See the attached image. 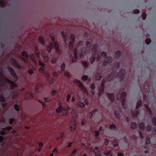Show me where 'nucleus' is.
Segmentation results:
<instances>
[{
    "label": "nucleus",
    "mask_w": 156,
    "mask_h": 156,
    "mask_svg": "<svg viewBox=\"0 0 156 156\" xmlns=\"http://www.w3.org/2000/svg\"><path fill=\"white\" fill-rule=\"evenodd\" d=\"M83 43V42L82 41H80L77 44L78 48H75L74 51V58L72 55H70V58L72 59L73 62H76L79 57L82 58L85 55L86 49L84 48H83L82 47Z\"/></svg>",
    "instance_id": "obj_1"
},
{
    "label": "nucleus",
    "mask_w": 156,
    "mask_h": 156,
    "mask_svg": "<svg viewBox=\"0 0 156 156\" xmlns=\"http://www.w3.org/2000/svg\"><path fill=\"white\" fill-rule=\"evenodd\" d=\"M34 48L36 54H32L30 56L32 60L34 61L35 62L37 56L39 58L41 56L43 57L45 62H48L49 60V53L47 51L45 50L42 51L41 53H40L37 47L34 46Z\"/></svg>",
    "instance_id": "obj_2"
},
{
    "label": "nucleus",
    "mask_w": 156,
    "mask_h": 156,
    "mask_svg": "<svg viewBox=\"0 0 156 156\" xmlns=\"http://www.w3.org/2000/svg\"><path fill=\"white\" fill-rule=\"evenodd\" d=\"M120 66V63L119 62H116L113 64L112 68V72L110 75L112 74V73H116L117 74V76H113L112 78H113L116 77L117 76L120 80V81H122L124 78L125 74L126 73V71L124 69H122L120 70L119 73H118L116 70L118 69Z\"/></svg>",
    "instance_id": "obj_3"
},
{
    "label": "nucleus",
    "mask_w": 156,
    "mask_h": 156,
    "mask_svg": "<svg viewBox=\"0 0 156 156\" xmlns=\"http://www.w3.org/2000/svg\"><path fill=\"white\" fill-rule=\"evenodd\" d=\"M51 40H52V42H50L49 45L46 47V50L47 51L48 53H50L51 52V50L55 46V50L56 52L59 55L60 54L61 51L59 49V43L58 42L55 41V38L54 36H52L50 35Z\"/></svg>",
    "instance_id": "obj_4"
},
{
    "label": "nucleus",
    "mask_w": 156,
    "mask_h": 156,
    "mask_svg": "<svg viewBox=\"0 0 156 156\" xmlns=\"http://www.w3.org/2000/svg\"><path fill=\"white\" fill-rule=\"evenodd\" d=\"M117 74L116 73H112L111 75H108L107 76L105 79L103 80L102 81L100 87L99 89V96H101V94L104 92V88L105 87V83L106 82L110 81L112 80L113 79L112 77L114 76H117Z\"/></svg>",
    "instance_id": "obj_5"
},
{
    "label": "nucleus",
    "mask_w": 156,
    "mask_h": 156,
    "mask_svg": "<svg viewBox=\"0 0 156 156\" xmlns=\"http://www.w3.org/2000/svg\"><path fill=\"white\" fill-rule=\"evenodd\" d=\"M126 93L125 92H119L116 95V100L120 101L122 107L124 109H126L127 108L126 105Z\"/></svg>",
    "instance_id": "obj_6"
},
{
    "label": "nucleus",
    "mask_w": 156,
    "mask_h": 156,
    "mask_svg": "<svg viewBox=\"0 0 156 156\" xmlns=\"http://www.w3.org/2000/svg\"><path fill=\"white\" fill-rule=\"evenodd\" d=\"M142 104L141 101L139 100L136 104V109L135 110V111H133L132 110L131 111V115L133 117H137V115H139V112L138 110L139 108L140 107Z\"/></svg>",
    "instance_id": "obj_7"
},
{
    "label": "nucleus",
    "mask_w": 156,
    "mask_h": 156,
    "mask_svg": "<svg viewBox=\"0 0 156 156\" xmlns=\"http://www.w3.org/2000/svg\"><path fill=\"white\" fill-rule=\"evenodd\" d=\"M103 56L105 57V59L103 61V65L104 66H106L108 63H110L112 60V58L110 56H108L107 54L105 52H103L101 54Z\"/></svg>",
    "instance_id": "obj_8"
},
{
    "label": "nucleus",
    "mask_w": 156,
    "mask_h": 156,
    "mask_svg": "<svg viewBox=\"0 0 156 156\" xmlns=\"http://www.w3.org/2000/svg\"><path fill=\"white\" fill-rule=\"evenodd\" d=\"M39 64L41 66V67L39 69V71L41 73H43L45 77L47 78H49L50 76L49 73L48 72H45V71L44 64L40 61H39Z\"/></svg>",
    "instance_id": "obj_9"
},
{
    "label": "nucleus",
    "mask_w": 156,
    "mask_h": 156,
    "mask_svg": "<svg viewBox=\"0 0 156 156\" xmlns=\"http://www.w3.org/2000/svg\"><path fill=\"white\" fill-rule=\"evenodd\" d=\"M70 38L72 41L69 42V47L70 50L73 51V44L75 41V36L74 34H72L70 35Z\"/></svg>",
    "instance_id": "obj_10"
},
{
    "label": "nucleus",
    "mask_w": 156,
    "mask_h": 156,
    "mask_svg": "<svg viewBox=\"0 0 156 156\" xmlns=\"http://www.w3.org/2000/svg\"><path fill=\"white\" fill-rule=\"evenodd\" d=\"M22 55L23 57L21 58L22 60H23L25 63H28L29 62L28 60V58L29 57V55L25 51H24L22 52Z\"/></svg>",
    "instance_id": "obj_11"
},
{
    "label": "nucleus",
    "mask_w": 156,
    "mask_h": 156,
    "mask_svg": "<svg viewBox=\"0 0 156 156\" xmlns=\"http://www.w3.org/2000/svg\"><path fill=\"white\" fill-rule=\"evenodd\" d=\"M7 69L11 75L12 76L13 78H14L15 80L16 81L17 80V76L13 69L10 66L8 67Z\"/></svg>",
    "instance_id": "obj_12"
},
{
    "label": "nucleus",
    "mask_w": 156,
    "mask_h": 156,
    "mask_svg": "<svg viewBox=\"0 0 156 156\" xmlns=\"http://www.w3.org/2000/svg\"><path fill=\"white\" fill-rule=\"evenodd\" d=\"M70 129L72 131L75 130L76 126V122L75 119H72L70 120Z\"/></svg>",
    "instance_id": "obj_13"
},
{
    "label": "nucleus",
    "mask_w": 156,
    "mask_h": 156,
    "mask_svg": "<svg viewBox=\"0 0 156 156\" xmlns=\"http://www.w3.org/2000/svg\"><path fill=\"white\" fill-rule=\"evenodd\" d=\"M61 34L64 38V41L65 44L67 46L68 43V35L66 32L64 31H62L61 32Z\"/></svg>",
    "instance_id": "obj_14"
},
{
    "label": "nucleus",
    "mask_w": 156,
    "mask_h": 156,
    "mask_svg": "<svg viewBox=\"0 0 156 156\" xmlns=\"http://www.w3.org/2000/svg\"><path fill=\"white\" fill-rule=\"evenodd\" d=\"M6 81L10 85V89L13 90L15 88L17 87V85L12 81L7 79L6 80Z\"/></svg>",
    "instance_id": "obj_15"
},
{
    "label": "nucleus",
    "mask_w": 156,
    "mask_h": 156,
    "mask_svg": "<svg viewBox=\"0 0 156 156\" xmlns=\"http://www.w3.org/2000/svg\"><path fill=\"white\" fill-rule=\"evenodd\" d=\"M140 87L141 89V90L145 97V95H144L145 94L144 93V92L146 93H148V91H149L148 86H147L146 87L145 86V85L144 84L143 85V86H140Z\"/></svg>",
    "instance_id": "obj_16"
},
{
    "label": "nucleus",
    "mask_w": 156,
    "mask_h": 156,
    "mask_svg": "<svg viewBox=\"0 0 156 156\" xmlns=\"http://www.w3.org/2000/svg\"><path fill=\"white\" fill-rule=\"evenodd\" d=\"M74 81L82 90L84 91L86 90L85 88L80 81L78 80H75Z\"/></svg>",
    "instance_id": "obj_17"
},
{
    "label": "nucleus",
    "mask_w": 156,
    "mask_h": 156,
    "mask_svg": "<svg viewBox=\"0 0 156 156\" xmlns=\"http://www.w3.org/2000/svg\"><path fill=\"white\" fill-rule=\"evenodd\" d=\"M74 81L82 90L84 91L86 90L85 88L80 81L78 80H75Z\"/></svg>",
    "instance_id": "obj_18"
},
{
    "label": "nucleus",
    "mask_w": 156,
    "mask_h": 156,
    "mask_svg": "<svg viewBox=\"0 0 156 156\" xmlns=\"http://www.w3.org/2000/svg\"><path fill=\"white\" fill-rule=\"evenodd\" d=\"M107 94L108 97L112 102H114L115 101V95L113 93L110 94L108 93H107Z\"/></svg>",
    "instance_id": "obj_19"
},
{
    "label": "nucleus",
    "mask_w": 156,
    "mask_h": 156,
    "mask_svg": "<svg viewBox=\"0 0 156 156\" xmlns=\"http://www.w3.org/2000/svg\"><path fill=\"white\" fill-rule=\"evenodd\" d=\"M12 60L13 63H14V64L15 65V66L17 68L20 69H21V66L18 63L17 61L14 58H12Z\"/></svg>",
    "instance_id": "obj_20"
},
{
    "label": "nucleus",
    "mask_w": 156,
    "mask_h": 156,
    "mask_svg": "<svg viewBox=\"0 0 156 156\" xmlns=\"http://www.w3.org/2000/svg\"><path fill=\"white\" fill-rule=\"evenodd\" d=\"M33 97V93L31 92L27 93L25 94V97L26 99H32Z\"/></svg>",
    "instance_id": "obj_21"
},
{
    "label": "nucleus",
    "mask_w": 156,
    "mask_h": 156,
    "mask_svg": "<svg viewBox=\"0 0 156 156\" xmlns=\"http://www.w3.org/2000/svg\"><path fill=\"white\" fill-rule=\"evenodd\" d=\"M92 54L97 55V47L96 44H94L92 48Z\"/></svg>",
    "instance_id": "obj_22"
},
{
    "label": "nucleus",
    "mask_w": 156,
    "mask_h": 156,
    "mask_svg": "<svg viewBox=\"0 0 156 156\" xmlns=\"http://www.w3.org/2000/svg\"><path fill=\"white\" fill-rule=\"evenodd\" d=\"M139 127L141 130H144L145 129L144 123L143 122L140 123L139 124Z\"/></svg>",
    "instance_id": "obj_23"
},
{
    "label": "nucleus",
    "mask_w": 156,
    "mask_h": 156,
    "mask_svg": "<svg viewBox=\"0 0 156 156\" xmlns=\"http://www.w3.org/2000/svg\"><path fill=\"white\" fill-rule=\"evenodd\" d=\"M145 107V108L146 110L149 113L150 115L152 114V112L150 108L149 107L147 104H145L144 105Z\"/></svg>",
    "instance_id": "obj_24"
},
{
    "label": "nucleus",
    "mask_w": 156,
    "mask_h": 156,
    "mask_svg": "<svg viewBox=\"0 0 156 156\" xmlns=\"http://www.w3.org/2000/svg\"><path fill=\"white\" fill-rule=\"evenodd\" d=\"M65 64L64 63H63L61 65V70L59 71L58 73H62L65 70Z\"/></svg>",
    "instance_id": "obj_25"
},
{
    "label": "nucleus",
    "mask_w": 156,
    "mask_h": 156,
    "mask_svg": "<svg viewBox=\"0 0 156 156\" xmlns=\"http://www.w3.org/2000/svg\"><path fill=\"white\" fill-rule=\"evenodd\" d=\"M39 40L40 43L43 45H44L45 44V42L44 41L43 37L40 36L39 37Z\"/></svg>",
    "instance_id": "obj_26"
},
{
    "label": "nucleus",
    "mask_w": 156,
    "mask_h": 156,
    "mask_svg": "<svg viewBox=\"0 0 156 156\" xmlns=\"http://www.w3.org/2000/svg\"><path fill=\"white\" fill-rule=\"evenodd\" d=\"M57 58L58 57L57 56L55 55L53 56L51 60V62L52 63H55L57 61Z\"/></svg>",
    "instance_id": "obj_27"
},
{
    "label": "nucleus",
    "mask_w": 156,
    "mask_h": 156,
    "mask_svg": "<svg viewBox=\"0 0 156 156\" xmlns=\"http://www.w3.org/2000/svg\"><path fill=\"white\" fill-rule=\"evenodd\" d=\"M95 77L96 80H101V73H97L95 75Z\"/></svg>",
    "instance_id": "obj_28"
},
{
    "label": "nucleus",
    "mask_w": 156,
    "mask_h": 156,
    "mask_svg": "<svg viewBox=\"0 0 156 156\" xmlns=\"http://www.w3.org/2000/svg\"><path fill=\"white\" fill-rule=\"evenodd\" d=\"M137 126V124L135 122H132L131 123L130 127L131 129H136Z\"/></svg>",
    "instance_id": "obj_29"
},
{
    "label": "nucleus",
    "mask_w": 156,
    "mask_h": 156,
    "mask_svg": "<svg viewBox=\"0 0 156 156\" xmlns=\"http://www.w3.org/2000/svg\"><path fill=\"white\" fill-rule=\"evenodd\" d=\"M115 115L118 119H119L120 118L121 115L120 113L117 110H115Z\"/></svg>",
    "instance_id": "obj_30"
},
{
    "label": "nucleus",
    "mask_w": 156,
    "mask_h": 156,
    "mask_svg": "<svg viewBox=\"0 0 156 156\" xmlns=\"http://www.w3.org/2000/svg\"><path fill=\"white\" fill-rule=\"evenodd\" d=\"M121 55V51L120 50H117L115 52V57L117 58H119Z\"/></svg>",
    "instance_id": "obj_31"
},
{
    "label": "nucleus",
    "mask_w": 156,
    "mask_h": 156,
    "mask_svg": "<svg viewBox=\"0 0 156 156\" xmlns=\"http://www.w3.org/2000/svg\"><path fill=\"white\" fill-rule=\"evenodd\" d=\"M96 55L92 54V57L90 58V60L91 63H93L96 59Z\"/></svg>",
    "instance_id": "obj_32"
},
{
    "label": "nucleus",
    "mask_w": 156,
    "mask_h": 156,
    "mask_svg": "<svg viewBox=\"0 0 156 156\" xmlns=\"http://www.w3.org/2000/svg\"><path fill=\"white\" fill-rule=\"evenodd\" d=\"M62 107L61 105H60L56 109V112L59 113L61 112L62 110Z\"/></svg>",
    "instance_id": "obj_33"
},
{
    "label": "nucleus",
    "mask_w": 156,
    "mask_h": 156,
    "mask_svg": "<svg viewBox=\"0 0 156 156\" xmlns=\"http://www.w3.org/2000/svg\"><path fill=\"white\" fill-rule=\"evenodd\" d=\"M98 111L97 109H94L93 111H91L90 113V118L91 119L93 116V115Z\"/></svg>",
    "instance_id": "obj_34"
},
{
    "label": "nucleus",
    "mask_w": 156,
    "mask_h": 156,
    "mask_svg": "<svg viewBox=\"0 0 156 156\" xmlns=\"http://www.w3.org/2000/svg\"><path fill=\"white\" fill-rule=\"evenodd\" d=\"M109 128L110 129L114 130L116 128V126L114 124H111Z\"/></svg>",
    "instance_id": "obj_35"
},
{
    "label": "nucleus",
    "mask_w": 156,
    "mask_h": 156,
    "mask_svg": "<svg viewBox=\"0 0 156 156\" xmlns=\"http://www.w3.org/2000/svg\"><path fill=\"white\" fill-rule=\"evenodd\" d=\"M65 76L68 78H70V75L69 73L67 71H65L64 73Z\"/></svg>",
    "instance_id": "obj_36"
},
{
    "label": "nucleus",
    "mask_w": 156,
    "mask_h": 156,
    "mask_svg": "<svg viewBox=\"0 0 156 156\" xmlns=\"http://www.w3.org/2000/svg\"><path fill=\"white\" fill-rule=\"evenodd\" d=\"M82 62V63L84 66L86 68L88 66V64L87 61L86 60H83Z\"/></svg>",
    "instance_id": "obj_37"
},
{
    "label": "nucleus",
    "mask_w": 156,
    "mask_h": 156,
    "mask_svg": "<svg viewBox=\"0 0 156 156\" xmlns=\"http://www.w3.org/2000/svg\"><path fill=\"white\" fill-rule=\"evenodd\" d=\"M146 130L148 132H150L152 130V127L150 125H148L147 126L146 128Z\"/></svg>",
    "instance_id": "obj_38"
},
{
    "label": "nucleus",
    "mask_w": 156,
    "mask_h": 156,
    "mask_svg": "<svg viewBox=\"0 0 156 156\" xmlns=\"http://www.w3.org/2000/svg\"><path fill=\"white\" fill-rule=\"evenodd\" d=\"M101 58V55L99 54H97L96 56V59H97V62H99Z\"/></svg>",
    "instance_id": "obj_39"
},
{
    "label": "nucleus",
    "mask_w": 156,
    "mask_h": 156,
    "mask_svg": "<svg viewBox=\"0 0 156 156\" xmlns=\"http://www.w3.org/2000/svg\"><path fill=\"white\" fill-rule=\"evenodd\" d=\"M152 123L154 126H156V118H153L152 119Z\"/></svg>",
    "instance_id": "obj_40"
},
{
    "label": "nucleus",
    "mask_w": 156,
    "mask_h": 156,
    "mask_svg": "<svg viewBox=\"0 0 156 156\" xmlns=\"http://www.w3.org/2000/svg\"><path fill=\"white\" fill-rule=\"evenodd\" d=\"M88 77L87 76H83L81 78L82 79L83 81H86L88 80Z\"/></svg>",
    "instance_id": "obj_41"
},
{
    "label": "nucleus",
    "mask_w": 156,
    "mask_h": 156,
    "mask_svg": "<svg viewBox=\"0 0 156 156\" xmlns=\"http://www.w3.org/2000/svg\"><path fill=\"white\" fill-rule=\"evenodd\" d=\"M14 108L17 111L19 110L20 108L19 106L16 104H15L14 105Z\"/></svg>",
    "instance_id": "obj_42"
},
{
    "label": "nucleus",
    "mask_w": 156,
    "mask_h": 156,
    "mask_svg": "<svg viewBox=\"0 0 156 156\" xmlns=\"http://www.w3.org/2000/svg\"><path fill=\"white\" fill-rule=\"evenodd\" d=\"M151 42V40L150 38H147L145 41L146 43L147 44H149Z\"/></svg>",
    "instance_id": "obj_43"
},
{
    "label": "nucleus",
    "mask_w": 156,
    "mask_h": 156,
    "mask_svg": "<svg viewBox=\"0 0 156 156\" xmlns=\"http://www.w3.org/2000/svg\"><path fill=\"white\" fill-rule=\"evenodd\" d=\"M79 106L81 108H83L85 106V105L83 102H80L78 104Z\"/></svg>",
    "instance_id": "obj_44"
},
{
    "label": "nucleus",
    "mask_w": 156,
    "mask_h": 156,
    "mask_svg": "<svg viewBox=\"0 0 156 156\" xmlns=\"http://www.w3.org/2000/svg\"><path fill=\"white\" fill-rule=\"evenodd\" d=\"M12 127H11L10 126H7L5 128H3L2 129L3 130H7L9 131L11 129H12Z\"/></svg>",
    "instance_id": "obj_45"
},
{
    "label": "nucleus",
    "mask_w": 156,
    "mask_h": 156,
    "mask_svg": "<svg viewBox=\"0 0 156 156\" xmlns=\"http://www.w3.org/2000/svg\"><path fill=\"white\" fill-rule=\"evenodd\" d=\"M150 142V138L147 137L146 139V144H149Z\"/></svg>",
    "instance_id": "obj_46"
},
{
    "label": "nucleus",
    "mask_w": 156,
    "mask_h": 156,
    "mask_svg": "<svg viewBox=\"0 0 156 156\" xmlns=\"http://www.w3.org/2000/svg\"><path fill=\"white\" fill-rule=\"evenodd\" d=\"M5 100L4 98L1 95H0V101L3 102Z\"/></svg>",
    "instance_id": "obj_47"
},
{
    "label": "nucleus",
    "mask_w": 156,
    "mask_h": 156,
    "mask_svg": "<svg viewBox=\"0 0 156 156\" xmlns=\"http://www.w3.org/2000/svg\"><path fill=\"white\" fill-rule=\"evenodd\" d=\"M146 14L145 13H143L142 14V16L143 20H145L146 17Z\"/></svg>",
    "instance_id": "obj_48"
},
{
    "label": "nucleus",
    "mask_w": 156,
    "mask_h": 156,
    "mask_svg": "<svg viewBox=\"0 0 156 156\" xmlns=\"http://www.w3.org/2000/svg\"><path fill=\"white\" fill-rule=\"evenodd\" d=\"M44 99L46 102H49L51 101V99L49 98H44Z\"/></svg>",
    "instance_id": "obj_49"
},
{
    "label": "nucleus",
    "mask_w": 156,
    "mask_h": 156,
    "mask_svg": "<svg viewBox=\"0 0 156 156\" xmlns=\"http://www.w3.org/2000/svg\"><path fill=\"white\" fill-rule=\"evenodd\" d=\"M35 91L36 92H39L40 91V90L39 89V85L38 84H37L36 85Z\"/></svg>",
    "instance_id": "obj_50"
},
{
    "label": "nucleus",
    "mask_w": 156,
    "mask_h": 156,
    "mask_svg": "<svg viewBox=\"0 0 156 156\" xmlns=\"http://www.w3.org/2000/svg\"><path fill=\"white\" fill-rule=\"evenodd\" d=\"M57 93V92L55 90H52L51 92V95L54 96L56 95Z\"/></svg>",
    "instance_id": "obj_51"
},
{
    "label": "nucleus",
    "mask_w": 156,
    "mask_h": 156,
    "mask_svg": "<svg viewBox=\"0 0 156 156\" xmlns=\"http://www.w3.org/2000/svg\"><path fill=\"white\" fill-rule=\"evenodd\" d=\"M14 119L13 118H10L9 119V123L10 124H12Z\"/></svg>",
    "instance_id": "obj_52"
},
{
    "label": "nucleus",
    "mask_w": 156,
    "mask_h": 156,
    "mask_svg": "<svg viewBox=\"0 0 156 156\" xmlns=\"http://www.w3.org/2000/svg\"><path fill=\"white\" fill-rule=\"evenodd\" d=\"M55 80L54 79H51V80H50L49 81V82L50 84H53L55 82Z\"/></svg>",
    "instance_id": "obj_53"
},
{
    "label": "nucleus",
    "mask_w": 156,
    "mask_h": 156,
    "mask_svg": "<svg viewBox=\"0 0 156 156\" xmlns=\"http://www.w3.org/2000/svg\"><path fill=\"white\" fill-rule=\"evenodd\" d=\"M71 95L70 94H68L67 96L66 101L67 102H69L70 98Z\"/></svg>",
    "instance_id": "obj_54"
},
{
    "label": "nucleus",
    "mask_w": 156,
    "mask_h": 156,
    "mask_svg": "<svg viewBox=\"0 0 156 156\" xmlns=\"http://www.w3.org/2000/svg\"><path fill=\"white\" fill-rule=\"evenodd\" d=\"M52 74L55 77H57L58 76V73L56 72H53L52 73Z\"/></svg>",
    "instance_id": "obj_55"
},
{
    "label": "nucleus",
    "mask_w": 156,
    "mask_h": 156,
    "mask_svg": "<svg viewBox=\"0 0 156 156\" xmlns=\"http://www.w3.org/2000/svg\"><path fill=\"white\" fill-rule=\"evenodd\" d=\"M95 136L97 137H98L100 133V131H95Z\"/></svg>",
    "instance_id": "obj_56"
},
{
    "label": "nucleus",
    "mask_w": 156,
    "mask_h": 156,
    "mask_svg": "<svg viewBox=\"0 0 156 156\" xmlns=\"http://www.w3.org/2000/svg\"><path fill=\"white\" fill-rule=\"evenodd\" d=\"M139 12V10L137 9H135L133 11V13L134 14H137Z\"/></svg>",
    "instance_id": "obj_57"
},
{
    "label": "nucleus",
    "mask_w": 156,
    "mask_h": 156,
    "mask_svg": "<svg viewBox=\"0 0 156 156\" xmlns=\"http://www.w3.org/2000/svg\"><path fill=\"white\" fill-rule=\"evenodd\" d=\"M113 145L114 147H116L118 146L117 143V141L116 140L114 141L113 142Z\"/></svg>",
    "instance_id": "obj_58"
},
{
    "label": "nucleus",
    "mask_w": 156,
    "mask_h": 156,
    "mask_svg": "<svg viewBox=\"0 0 156 156\" xmlns=\"http://www.w3.org/2000/svg\"><path fill=\"white\" fill-rule=\"evenodd\" d=\"M139 134L140 138L141 139H143L144 137L142 133L140 131H139Z\"/></svg>",
    "instance_id": "obj_59"
},
{
    "label": "nucleus",
    "mask_w": 156,
    "mask_h": 156,
    "mask_svg": "<svg viewBox=\"0 0 156 156\" xmlns=\"http://www.w3.org/2000/svg\"><path fill=\"white\" fill-rule=\"evenodd\" d=\"M86 122V120L85 119H83L81 122L82 125L83 126L84 125Z\"/></svg>",
    "instance_id": "obj_60"
},
{
    "label": "nucleus",
    "mask_w": 156,
    "mask_h": 156,
    "mask_svg": "<svg viewBox=\"0 0 156 156\" xmlns=\"http://www.w3.org/2000/svg\"><path fill=\"white\" fill-rule=\"evenodd\" d=\"M91 88L92 90H94L95 88V86L94 84H92L91 85Z\"/></svg>",
    "instance_id": "obj_61"
},
{
    "label": "nucleus",
    "mask_w": 156,
    "mask_h": 156,
    "mask_svg": "<svg viewBox=\"0 0 156 156\" xmlns=\"http://www.w3.org/2000/svg\"><path fill=\"white\" fill-rule=\"evenodd\" d=\"M0 134L2 136V135H5V133L2 130L0 131Z\"/></svg>",
    "instance_id": "obj_62"
},
{
    "label": "nucleus",
    "mask_w": 156,
    "mask_h": 156,
    "mask_svg": "<svg viewBox=\"0 0 156 156\" xmlns=\"http://www.w3.org/2000/svg\"><path fill=\"white\" fill-rule=\"evenodd\" d=\"M28 73L30 74H31L34 73V72L31 69H29L28 71Z\"/></svg>",
    "instance_id": "obj_63"
},
{
    "label": "nucleus",
    "mask_w": 156,
    "mask_h": 156,
    "mask_svg": "<svg viewBox=\"0 0 156 156\" xmlns=\"http://www.w3.org/2000/svg\"><path fill=\"white\" fill-rule=\"evenodd\" d=\"M91 44V43L90 42L87 41L86 43V46L88 47Z\"/></svg>",
    "instance_id": "obj_64"
}]
</instances>
